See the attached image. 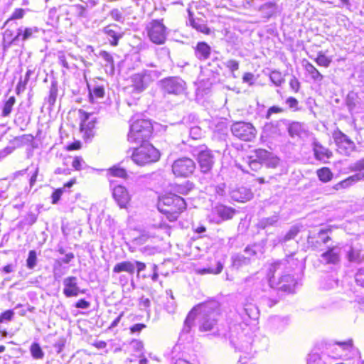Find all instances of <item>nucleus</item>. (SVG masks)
I'll list each match as a JSON object with an SVG mask.
<instances>
[{
    "label": "nucleus",
    "instance_id": "f257e3e1",
    "mask_svg": "<svg viewBox=\"0 0 364 364\" xmlns=\"http://www.w3.org/2000/svg\"><path fill=\"white\" fill-rule=\"evenodd\" d=\"M197 312L200 316L199 329L200 331H211L216 326L219 316L218 305L216 304H203L194 308L189 312L184 321L183 333L191 332Z\"/></svg>",
    "mask_w": 364,
    "mask_h": 364
},
{
    "label": "nucleus",
    "instance_id": "f03ea898",
    "mask_svg": "<svg viewBox=\"0 0 364 364\" xmlns=\"http://www.w3.org/2000/svg\"><path fill=\"white\" fill-rule=\"evenodd\" d=\"M291 268L286 259L272 263L269 269V282L272 288L281 289L285 292L294 291L296 282L290 274Z\"/></svg>",
    "mask_w": 364,
    "mask_h": 364
},
{
    "label": "nucleus",
    "instance_id": "7ed1b4c3",
    "mask_svg": "<svg viewBox=\"0 0 364 364\" xmlns=\"http://www.w3.org/2000/svg\"><path fill=\"white\" fill-rule=\"evenodd\" d=\"M186 208V203L183 198L176 194L169 193L161 197L158 202L159 210L166 215L171 222L176 221L179 215Z\"/></svg>",
    "mask_w": 364,
    "mask_h": 364
},
{
    "label": "nucleus",
    "instance_id": "20e7f679",
    "mask_svg": "<svg viewBox=\"0 0 364 364\" xmlns=\"http://www.w3.org/2000/svg\"><path fill=\"white\" fill-rule=\"evenodd\" d=\"M152 131L153 127L149 120L137 119L130 125L127 140L136 144L146 141L151 136Z\"/></svg>",
    "mask_w": 364,
    "mask_h": 364
},
{
    "label": "nucleus",
    "instance_id": "39448f33",
    "mask_svg": "<svg viewBox=\"0 0 364 364\" xmlns=\"http://www.w3.org/2000/svg\"><path fill=\"white\" fill-rule=\"evenodd\" d=\"M132 159L139 166H144L157 161L160 159L158 149L150 144H144L134 149Z\"/></svg>",
    "mask_w": 364,
    "mask_h": 364
},
{
    "label": "nucleus",
    "instance_id": "423d86ee",
    "mask_svg": "<svg viewBox=\"0 0 364 364\" xmlns=\"http://www.w3.org/2000/svg\"><path fill=\"white\" fill-rule=\"evenodd\" d=\"M161 75V72L156 70H144L131 77L132 86L137 92L145 90L154 81Z\"/></svg>",
    "mask_w": 364,
    "mask_h": 364
},
{
    "label": "nucleus",
    "instance_id": "0eeeda50",
    "mask_svg": "<svg viewBox=\"0 0 364 364\" xmlns=\"http://www.w3.org/2000/svg\"><path fill=\"white\" fill-rule=\"evenodd\" d=\"M146 31L149 40L156 45L164 44L168 35V29L164 24L163 19L150 21L146 26Z\"/></svg>",
    "mask_w": 364,
    "mask_h": 364
},
{
    "label": "nucleus",
    "instance_id": "6e6552de",
    "mask_svg": "<svg viewBox=\"0 0 364 364\" xmlns=\"http://www.w3.org/2000/svg\"><path fill=\"white\" fill-rule=\"evenodd\" d=\"M159 86L164 94L173 95H181L186 89V83L178 77L162 79L159 82Z\"/></svg>",
    "mask_w": 364,
    "mask_h": 364
},
{
    "label": "nucleus",
    "instance_id": "1a4fd4ad",
    "mask_svg": "<svg viewBox=\"0 0 364 364\" xmlns=\"http://www.w3.org/2000/svg\"><path fill=\"white\" fill-rule=\"evenodd\" d=\"M196 163L188 157H181L172 164V172L177 177H188L196 170Z\"/></svg>",
    "mask_w": 364,
    "mask_h": 364
},
{
    "label": "nucleus",
    "instance_id": "9d476101",
    "mask_svg": "<svg viewBox=\"0 0 364 364\" xmlns=\"http://www.w3.org/2000/svg\"><path fill=\"white\" fill-rule=\"evenodd\" d=\"M194 155L199 164L200 170L203 173H209L214 164V156L211 150L205 146H199Z\"/></svg>",
    "mask_w": 364,
    "mask_h": 364
},
{
    "label": "nucleus",
    "instance_id": "9b49d317",
    "mask_svg": "<svg viewBox=\"0 0 364 364\" xmlns=\"http://www.w3.org/2000/svg\"><path fill=\"white\" fill-rule=\"evenodd\" d=\"M231 132L235 136L245 141H251L256 135V129L253 125L245 122L233 123Z\"/></svg>",
    "mask_w": 364,
    "mask_h": 364
},
{
    "label": "nucleus",
    "instance_id": "f8f14e48",
    "mask_svg": "<svg viewBox=\"0 0 364 364\" xmlns=\"http://www.w3.org/2000/svg\"><path fill=\"white\" fill-rule=\"evenodd\" d=\"M333 138L341 154L349 156L355 150V143L340 130L334 132Z\"/></svg>",
    "mask_w": 364,
    "mask_h": 364
},
{
    "label": "nucleus",
    "instance_id": "ddd939ff",
    "mask_svg": "<svg viewBox=\"0 0 364 364\" xmlns=\"http://www.w3.org/2000/svg\"><path fill=\"white\" fill-rule=\"evenodd\" d=\"M39 31L40 29L36 26L20 27L17 30L16 35L9 42L8 46H11V44H16L19 41L24 42L35 38Z\"/></svg>",
    "mask_w": 364,
    "mask_h": 364
},
{
    "label": "nucleus",
    "instance_id": "4468645a",
    "mask_svg": "<svg viewBox=\"0 0 364 364\" xmlns=\"http://www.w3.org/2000/svg\"><path fill=\"white\" fill-rule=\"evenodd\" d=\"M341 250L338 246L329 247L326 252H323L320 256V262L324 264H339L341 261Z\"/></svg>",
    "mask_w": 364,
    "mask_h": 364
},
{
    "label": "nucleus",
    "instance_id": "2eb2a0df",
    "mask_svg": "<svg viewBox=\"0 0 364 364\" xmlns=\"http://www.w3.org/2000/svg\"><path fill=\"white\" fill-rule=\"evenodd\" d=\"M235 213V209L222 204H218L212 209V214L217 216L214 220L218 224L224 220L232 219Z\"/></svg>",
    "mask_w": 364,
    "mask_h": 364
},
{
    "label": "nucleus",
    "instance_id": "dca6fc26",
    "mask_svg": "<svg viewBox=\"0 0 364 364\" xmlns=\"http://www.w3.org/2000/svg\"><path fill=\"white\" fill-rule=\"evenodd\" d=\"M64 289L63 294L66 297L77 296L80 293H85L84 290H80L77 285V279L76 277L70 276L63 279Z\"/></svg>",
    "mask_w": 364,
    "mask_h": 364
},
{
    "label": "nucleus",
    "instance_id": "f3484780",
    "mask_svg": "<svg viewBox=\"0 0 364 364\" xmlns=\"http://www.w3.org/2000/svg\"><path fill=\"white\" fill-rule=\"evenodd\" d=\"M257 157L268 168H274L279 164V159L265 149H257Z\"/></svg>",
    "mask_w": 364,
    "mask_h": 364
},
{
    "label": "nucleus",
    "instance_id": "a211bd4d",
    "mask_svg": "<svg viewBox=\"0 0 364 364\" xmlns=\"http://www.w3.org/2000/svg\"><path fill=\"white\" fill-rule=\"evenodd\" d=\"M113 197L121 208H125L130 200V196L122 186H117L113 189Z\"/></svg>",
    "mask_w": 364,
    "mask_h": 364
},
{
    "label": "nucleus",
    "instance_id": "6ab92c4d",
    "mask_svg": "<svg viewBox=\"0 0 364 364\" xmlns=\"http://www.w3.org/2000/svg\"><path fill=\"white\" fill-rule=\"evenodd\" d=\"M230 197L235 201L245 203L252 199L253 193L249 188L240 187L231 191Z\"/></svg>",
    "mask_w": 364,
    "mask_h": 364
},
{
    "label": "nucleus",
    "instance_id": "aec40b11",
    "mask_svg": "<svg viewBox=\"0 0 364 364\" xmlns=\"http://www.w3.org/2000/svg\"><path fill=\"white\" fill-rule=\"evenodd\" d=\"M119 30V27L116 24L108 25L103 28L104 33L107 36L112 46H117L119 40L122 37Z\"/></svg>",
    "mask_w": 364,
    "mask_h": 364
},
{
    "label": "nucleus",
    "instance_id": "412c9836",
    "mask_svg": "<svg viewBox=\"0 0 364 364\" xmlns=\"http://www.w3.org/2000/svg\"><path fill=\"white\" fill-rule=\"evenodd\" d=\"M211 47L205 42H198L194 48L195 56L200 61L206 60L211 54Z\"/></svg>",
    "mask_w": 364,
    "mask_h": 364
},
{
    "label": "nucleus",
    "instance_id": "4be33fe9",
    "mask_svg": "<svg viewBox=\"0 0 364 364\" xmlns=\"http://www.w3.org/2000/svg\"><path fill=\"white\" fill-rule=\"evenodd\" d=\"M187 11L188 13V21L190 25L198 31H200L203 33H208L209 28L203 23V20L200 18H194L193 13L191 11V9H188Z\"/></svg>",
    "mask_w": 364,
    "mask_h": 364
},
{
    "label": "nucleus",
    "instance_id": "5701e85b",
    "mask_svg": "<svg viewBox=\"0 0 364 364\" xmlns=\"http://www.w3.org/2000/svg\"><path fill=\"white\" fill-rule=\"evenodd\" d=\"M362 179L364 180V172H360L349 176L346 179L336 184L334 188L336 190H339L340 188H346Z\"/></svg>",
    "mask_w": 364,
    "mask_h": 364
},
{
    "label": "nucleus",
    "instance_id": "b1692460",
    "mask_svg": "<svg viewBox=\"0 0 364 364\" xmlns=\"http://www.w3.org/2000/svg\"><path fill=\"white\" fill-rule=\"evenodd\" d=\"M135 270V264L131 261H123L122 262L117 263L114 268V273H120L122 272H126L130 274H133Z\"/></svg>",
    "mask_w": 364,
    "mask_h": 364
},
{
    "label": "nucleus",
    "instance_id": "393cba45",
    "mask_svg": "<svg viewBox=\"0 0 364 364\" xmlns=\"http://www.w3.org/2000/svg\"><path fill=\"white\" fill-rule=\"evenodd\" d=\"M282 124H284L285 126L288 127V132L289 135L292 137L299 135L300 131L301 130V125L300 123L292 122L289 124L285 119L276 122L275 127H277L280 126Z\"/></svg>",
    "mask_w": 364,
    "mask_h": 364
},
{
    "label": "nucleus",
    "instance_id": "a878e982",
    "mask_svg": "<svg viewBox=\"0 0 364 364\" xmlns=\"http://www.w3.org/2000/svg\"><path fill=\"white\" fill-rule=\"evenodd\" d=\"M314 151L315 157L318 160L330 159L332 156V152L318 143L314 144Z\"/></svg>",
    "mask_w": 364,
    "mask_h": 364
},
{
    "label": "nucleus",
    "instance_id": "bb28decb",
    "mask_svg": "<svg viewBox=\"0 0 364 364\" xmlns=\"http://www.w3.org/2000/svg\"><path fill=\"white\" fill-rule=\"evenodd\" d=\"M277 9V4L274 2H267L262 4L259 10L264 18H269L276 13Z\"/></svg>",
    "mask_w": 364,
    "mask_h": 364
},
{
    "label": "nucleus",
    "instance_id": "cd10ccee",
    "mask_svg": "<svg viewBox=\"0 0 364 364\" xmlns=\"http://www.w3.org/2000/svg\"><path fill=\"white\" fill-rule=\"evenodd\" d=\"M231 259L232 267L237 269L250 264V257H246L243 254L235 255L232 257Z\"/></svg>",
    "mask_w": 364,
    "mask_h": 364
},
{
    "label": "nucleus",
    "instance_id": "c85d7f7f",
    "mask_svg": "<svg viewBox=\"0 0 364 364\" xmlns=\"http://www.w3.org/2000/svg\"><path fill=\"white\" fill-rule=\"evenodd\" d=\"M99 55L106 62L105 64L106 72L113 75L114 73V64L112 55L105 50L100 51Z\"/></svg>",
    "mask_w": 364,
    "mask_h": 364
},
{
    "label": "nucleus",
    "instance_id": "c756f323",
    "mask_svg": "<svg viewBox=\"0 0 364 364\" xmlns=\"http://www.w3.org/2000/svg\"><path fill=\"white\" fill-rule=\"evenodd\" d=\"M305 69L314 81L321 82L323 80V76L311 63H306Z\"/></svg>",
    "mask_w": 364,
    "mask_h": 364
},
{
    "label": "nucleus",
    "instance_id": "7c9ffc66",
    "mask_svg": "<svg viewBox=\"0 0 364 364\" xmlns=\"http://www.w3.org/2000/svg\"><path fill=\"white\" fill-rule=\"evenodd\" d=\"M248 165L250 168L255 171H257L259 170L262 165L263 161L257 157V149L255 151L254 155H252L248 157Z\"/></svg>",
    "mask_w": 364,
    "mask_h": 364
},
{
    "label": "nucleus",
    "instance_id": "2f4dec72",
    "mask_svg": "<svg viewBox=\"0 0 364 364\" xmlns=\"http://www.w3.org/2000/svg\"><path fill=\"white\" fill-rule=\"evenodd\" d=\"M269 78L276 86H281L285 81L284 75L278 70H272L269 74Z\"/></svg>",
    "mask_w": 364,
    "mask_h": 364
},
{
    "label": "nucleus",
    "instance_id": "473e14b6",
    "mask_svg": "<svg viewBox=\"0 0 364 364\" xmlns=\"http://www.w3.org/2000/svg\"><path fill=\"white\" fill-rule=\"evenodd\" d=\"M317 176L320 181L326 183L333 178V173L328 168H321L317 171Z\"/></svg>",
    "mask_w": 364,
    "mask_h": 364
},
{
    "label": "nucleus",
    "instance_id": "72a5a7b5",
    "mask_svg": "<svg viewBox=\"0 0 364 364\" xmlns=\"http://www.w3.org/2000/svg\"><path fill=\"white\" fill-rule=\"evenodd\" d=\"M90 97L92 100L98 98H103L105 96V88L103 86L96 85L92 89L89 87Z\"/></svg>",
    "mask_w": 364,
    "mask_h": 364
},
{
    "label": "nucleus",
    "instance_id": "f704fd0d",
    "mask_svg": "<svg viewBox=\"0 0 364 364\" xmlns=\"http://www.w3.org/2000/svg\"><path fill=\"white\" fill-rule=\"evenodd\" d=\"M16 102V98L14 96L10 97L4 103L1 116L2 117H8L11 111L13 106L14 105Z\"/></svg>",
    "mask_w": 364,
    "mask_h": 364
},
{
    "label": "nucleus",
    "instance_id": "c9c22d12",
    "mask_svg": "<svg viewBox=\"0 0 364 364\" xmlns=\"http://www.w3.org/2000/svg\"><path fill=\"white\" fill-rule=\"evenodd\" d=\"M278 220L279 217L277 215L262 218L259 221L258 227L264 229L267 227L274 225Z\"/></svg>",
    "mask_w": 364,
    "mask_h": 364
},
{
    "label": "nucleus",
    "instance_id": "e433bc0d",
    "mask_svg": "<svg viewBox=\"0 0 364 364\" xmlns=\"http://www.w3.org/2000/svg\"><path fill=\"white\" fill-rule=\"evenodd\" d=\"M57 96H58V84L55 81H53L51 82V85H50V91H49V95H48V102L50 105H53L55 103Z\"/></svg>",
    "mask_w": 364,
    "mask_h": 364
},
{
    "label": "nucleus",
    "instance_id": "4c0bfd02",
    "mask_svg": "<svg viewBox=\"0 0 364 364\" xmlns=\"http://www.w3.org/2000/svg\"><path fill=\"white\" fill-rule=\"evenodd\" d=\"M30 352L34 359H42L44 357V353L40 345L37 343L31 344L30 347Z\"/></svg>",
    "mask_w": 364,
    "mask_h": 364
},
{
    "label": "nucleus",
    "instance_id": "58836bf2",
    "mask_svg": "<svg viewBox=\"0 0 364 364\" xmlns=\"http://www.w3.org/2000/svg\"><path fill=\"white\" fill-rule=\"evenodd\" d=\"M347 257L350 262L360 263L362 261L360 250H355L353 247H350V250L348 252Z\"/></svg>",
    "mask_w": 364,
    "mask_h": 364
},
{
    "label": "nucleus",
    "instance_id": "ea45409f",
    "mask_svg": "<svg viewBox=\"0 0 364 364\" xmlns=\"http://www.w3.org/2000/svg\"><path fill=\"white\" fill-rule=\"evenodd\" d=\"M108 171L110 175L115 177L125 178L127 176L126 170L119 166H114Z\"/></svg>",
    "mask_w": 364,
    "mask_h": 364
},
{
    "label": "nucleus",
    "instance_id": "a19ab883",
    "mask_svg": "<svg viewBox=\"0 0 364 364\" xmlns=\"http://www.w3.org/2000/svg\"><path fill=\"white\" fill-rule=\"evenodd\" d=\"M193 188V183L187 181L183 184L178 185L176 187V191L181 195H187Z\"/></svg>",
    "mask_w": 364,
    "mask_h": 364
},
{
    "label": "nucleus",
    "instance_id": "79ce46f5",
    "mask_svg": "<svg viewBox=\"0 0 364 364\" xmlns=\"http://www.w3.org/2000/svg\"><path fill=\"white\" fill-rule=\"evenodd\" d=\"M315 60L318 65L323 66L325 68L328 67L331 63V59L330 58L326 56L321 52H319L318 53V56L315 59Z\"/></svg>",
    "mask_w": 364,
    "mask_h": 364
},
{
    "label": "nucleus",
    "instance_id": "37998d69",
    "mask_svg": "<svg viewBox=\"0 0 364 364\" xmlns=\"http://www.w3.org/2000/svg\"><path fill=\"white\" fill-rule=\"evenodd\" d=\"M223 268V264L220 262H217V267L215 269L214 268H204L200 270H199V272L201 274H217L222 272Z\"/></svg>",
    "mask_w": 364,
    "mask_h": 364
},
{
    "label": "nucleus",
    "instance_id": "c03bdc74",
    "mask_svg": "<svg viewBox=\"0 0 364 364\" xmlns=\"http://www.w3.org/2000/svg\"><path fill=\"white\" fill-rule=\"evenodd\" d=\"M37 257L34 250H31L26 260V264L28 269H32L36 265Z\"/></svg>",
    "mask_w": 364,
    "mask_h": 364
},
{
    "label": "nucleus",
    "instance_id": "a18cd8bd",
    "mask_svg": "<svg viewBox=\"0 0 364 364\" xmlns=\"http://www.w3.org/2000/svg\"><path fill=\"white\" fill-rule=\"evenodd\" d=\"M225 65L230 70L232 73V75L233 77H236L234 72L239 69V62L235 60H228L225 63Z\"/></svg>",
    "mask_w": 364,
    "mask_h": 364
},
{
    "label": "nucleus",
    "instance_id": "49530a36",
    "mask_svg": "<svg viewBox=\"0 0 364 364\" xmlns=\"http://www.w3.org/2000/svg\"><path fill=\"white\" fill-rule=\"evenodd\" d=\"M307 364H323V363L318 353H311L307 358Z\"/></svg>",
    "mask_w": 364,
    "mask_h": 364
},
{
    "label": "nucleus",
    "instance_id": "de8ad7c7",
    "mask_svg": "<svg viewBox=\"0 0 364 364\" xmlns=\"http://www.w3.org/2000/svg\"><path fill=\"white\" fill-rule=\"evenodd\" d=\"M299 232V228L297 226H292L285 235L283 241L287 242L294 239Z\"/></svg>",
    "mask_w": 364,
    "mask_h": 364
},
{
    "label": "nucleus",
    "instance_id": "09e8293b",
    "mask_svg": "<svg viewBox=\"0 0 364 364\" xmlns=\"http://www.w3.org/2000/svg\"><path fill=\"white\" fill-rule=\"evenodd\" d=\"M246 314L252 319H255L257 318V309L254 305H247L244 309Z\"/></svg>",
    "mask_w": 364,
    "mask_h": 364
},
{
    "label": "nucleus",
    "instance_id": "8fccbe9b",
    "mask_svg": "<svg viewBox=\"0 0 364 364\" xmlns=\"http://www.w3.org/2000/svg\"><path fill=\"white\" fill-rule=\"evenodd\" d=\"M37 220V215L34 213L29 212L27 213V215L25 216L23 220L22 221V223L26 225H33Z\"/></svg>",
    "mask_w": 364,
    "mask_h": 364
},
{
    "label": "nucleus",
    "instance_id": "3c124183",
    "mask_svg": "<svg viewBox=\"0 0 364 364\" xmlns=\"http://www.w3.org/2000/svg\"><path fill=\"white\" fill-rule=\"evenodd\" d=\"M26 11L23 9H16L13 12L11 16L7 20L6 23H8L11 20L21 19L23 18Z\"/></svg>",
    "mask_w": 364,
    "mask_h": 364
},
{
    "label": "nucleus",
    "instance_id": "603ef678",
    "mask_svg": "<svg viewBox=\"0 0 364 364\" xmlns=\"http://www.w3.org/2000/svg\"><path fill=\"white\" fill-rule=\"evenodd\" d=\"M328 230H321L317 234V240L316 242H321L323 244H326L330 240L331 237L327 235Z\"/></svg>",
    "mask_w": 364,
    "mask_h": 364
},
{
    "label": "nucleus",
    "instance_id": "864d4df0",
    "mask_svg": "<svg viewBox=\"0 0 364 364\" xmlns=\"http://www.w3.org/2000/svg\"><path fill=\"white\" fill-rule=\"evenodd\" d=\"M130 345L134 352L143 354L144 344L141 341L133 340Z\"/></svg>",
    "mask_w": 364,
    "mask_h": 364
},
{
    "label": "nucleus",
    "instance_id": "5fc2aeb1",
    "mask_svg": "<svg viewBox=\"0 0 364 364\" xmlns=\"http://www.w3.org/2000/svg\"><path fill=\"white\" fill-rule=\"evenodd\" d=\"M285 103L287 105H288L289 109H292L293 111L299 110V107H298L299 102L295 97H288L286 100Z\"/></svg>",
    "mask_w": 364,
    "mask_h": 364
},
{
    "label": "nucleus",
    "instance_id": "6e6d98bb",
    "mask_svg": "<svg viewBox=\"0 0 364 364\" xmlns=\"http://www.w3.org/2000/svg\"><path fill=\"white\" fill-rule=\"evenodd\" d=\"M357 284L364 287V267L359 269L355 275Z\"/></svg>",
    "mask_w": 364,
    "mask_h": 364
},
{
    "label": "nucleus",
    "instance_id": "4d7b16f0",
    "mask_svg": "<svg viewBox=\"0 0 364 364\" xmlns=\"http://www.w3.org/2000/svg\"><path fill=\"white\" fill-rule=\"evenodd\" d=\"M85 161L82 157L76 156L73 159L72 166L77 171L82 169Z\"/></svg>",
    "mask_w": 364,
    "mask_h": 364
},
{
    "label": "nucleus",
    "instance_id": "13d9d810",
    "mask_svg": "<svg viewBox=\"0 0 364 364\" xmlns=\"http://www.w3.org/2000/svg\"><path fill=\"white\" fill-rule=\"evenodd\" d=\"M284 112V109L278 106H272L269 107L266 114V119H269L272 114L282 113Z\"/></svg>",
    "mask_w": 364,
    "mask_h": 364
},
{
    "label": "nucleus",
    "instance_id": "bf43d9fd",
    "mask_svg": "<svg viewBox=\"0 0 364 364\" xmlns=\"http://www.w3.org/2000/svg\"><path fill=\"white\" fill-rule=\"evenodd\" d=\"M14 313L12 310H7L2 313L0 316V323L9 321L14 317Z\"/></svg>",
    "mask_w": 364,
    "mask_h": 364
},
{
    "label": "nucleus",
    "instance_id": "052dcab7",
    "mask_svg": "<svg viewBox=\"0 0 364 364\" xmlns=\"http://www.w3.org/2000/svg\"><path fill=\"white\" fill-rule=\"evenodd\" d=\"M289 86L294 92H299L300 89V82L295 76H293L290 80Z\"/></svg>",
    "mask_w": 364,
    "mask_h": 364
},
{
    "label": "nucleus",
    "instance_id": "680f3d73",
    "mask_svg": "<svg viewBox=\"0 0 364 364\" xmlns=\"http://www.w3.org/2000/svg\"><path fill=\"white\" fill-rule=\"evenodd\" d=\"M139 306L141 307V309H144V310H146V311H148V309L151 306V301L149 300V298H146L144 296H142L140 299H139Z\"/></svg>",
    "mask_w": 364,
    "mask_h": 364
},
{
    "label": "nucleus",
    "instance_id": "e2e57ef3",
    "mask_svg": "<svg viewBox=\"0 0 364 364\" xmlns=\"http://www.w3.org/2000/svg\"><path fill=\"white\" fill-rule=\"evenodd\" d=\"M256 247V245L246 247L243 255H245L246 257H250L251 260L252 257H255L257 254V250H255Z\"/></svg>",
    "mask_w": 364,
    "mask_h": 364
},
{
    "label": "nucleus",
    "instance_id": "0e129e2a",
    "mask_svg": "<svg viewBox=\"0 0 364 364\" xmlns=\"http://www.w3.org/2000/svg\"><path fill=\"white\" fill-rule=\"evenodd\" d=\"M352 170L354 171H361L364 170V158L355 162L352 166Z\"/></svg>",
    "mask_w": 364,
    "mask_h": 364
},
{
    "label": "nucleus",
    "instance_id": "69168bd1",
    "mask_svg": "<svg viewBox=\"0 0 364 364\" xmlns=\"http://www.w3.org/2000/svg\"><path fill=\"white\" fill-rule=\"evenodd\" d=\"M26 85L27 82L24 80H23L21 77L16 88V94L20 95L21 92H23L26 90Z\"/></svg>",
    "mask_w": 364,
    "mask_h": 364
},
{
    "label": "nucleus",
    "instance_id": "338daca9",
    "mask_svg": "<svg viewBox=\"0 0 364 364\" xmlns=\"http://www.w3.org/2000/svg\"><path fill=\"white\" fill-rule=\"evenodd\" d=\"M58 59L59 63L61 65H63L64 68H65L67 69H69L68 63L67 62L65 55V54L61 52V53H58Z\"/></svg>",
    "mask_w": 364,
    "mask_h": 364
},
{
    "label": "nucleus",
    "instance_id": "774afa93",
    "mask_svg": "<svg viewBox=\"0 0 364 364\" xmlns=\"http://www.w3.org/2000/svg\"><path fill=\"white\" fill-rule=\"evenodd\" d=\"M75 306L78 309H87L90 306V304L85 299H80L75 304Z\"/></svg>",
    "mask_w": 364,
    "mask_h": 364
}]
</instances>
